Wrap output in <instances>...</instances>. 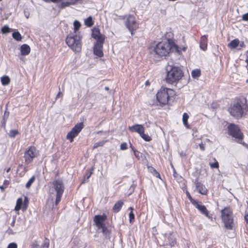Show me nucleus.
<instances>
[{
    "mask_svg": "<svg viewBox=\"0 0 248 248\" xmlns=\"http://www.w3.org/2000/svg\"><path fill=\"white\" fill-rule=\"evenodd\" d=\"M42 247L43 248H48L49 247V240L48 239H46L44 242L43 244L42 245Z\"/></svg>",
    "mask_w": 248,
    "mask_h": 248,
    "instance_id": "a19ab883",
    "label": "nucleus"
},
{
    "mask_svg": "<svg viewBox=\"0 0 248 248\" xmlns=\"http://www.w3.org/2000/svg\"><path fill=\"white\" fill-rule=\"evenodd\" d=\"M125 25L132 34L133 31L135 30L138 27L135 17L132 15H129L125 21Z\"/></svg>",
    "mask_w": 248,
    "mask_h": 248,
    "instance_id": "9b49d317",
    "label": "nucleus"
},
{
    "mask_svg": "<svg viewBox=\"0 0 248 248\" xmlns=\"http://www.w3.org/2000/svg\"><path fill=\"white\" fill-rule=\"evenodd\" d=\"M100 229L102 230V232H103L105 237H108L109 236V232L108 230V229L106 228V226H104L103 227L100 228Z\"/></svg>",
    "mask_w": 248,
    "mask_h": 248,
    "instance_id": "473e14b6",
    "label": "nucleus"
},
{
    "mask_svg": "<svg viewBox=\"0 0 248 248\" xmlns=\"http://www.w3.org/2000/svg\"><path fill=\"white\" fill-rule=\"evenodd\" d=\"M93 170V168H92L91 170L89 171L85 175L84 180H83L82 183H85L88 182V179H89V178L91 177V176L92 175V174L93 173V172H92Z\"/></svg>",
    "mask_w": 248,
    "mask_h": 248,
    "instance_id": "c756f323",
    "label": "nucleus"
},
{
    "mask_svg": "<svg viewBox=\"0 0 248 248\" xmlns=\"http://www.w3.org/2000/svg\"><path fill=\"white\" fill-rule=\"evenodd\" d=\"M128 209L130 210V212L129 214V222L130 223H132L135 218V215L133 212L134 209L133 207H130Z\"/></svg>",
    "mask_w": 248,
    "mask_h": 248,
    "instance_id": "7c9ffc66",
    "label": "nucleus"
},
{
    "mask_svg": "<svg viewBox=\"0 0 248 248\" xmlns=\"http://www.w3.org/2000/svg\"><path fill=\"white\" fill-rule=\"evenodd\" d=\"M36 155L37 152L36 148L33 146H31L24 153V157L25 158V163L27 164L31 163Z\"/></svg>",
    "mask_w": 248,
    "mask_h": 248,
    "instance_id": "9d476101",
    "label": "nucleus"
},
{
    "mask_svg": "<svg viewBox=\"0 0 248 248\" xmlns=\"http://www.w3.org/2000/svg\"><path fill=\"white\" fill-rule=\"evenodd\" d=\"M25 201H27V202H28V200H27V198L26 197L25 199Z\"/></svg>",
    "mask_w": 248,
    "mask_h": 248,
    "instance_id": "052dcab7",
    "label": "nucleus"
},
{
    "mask_svg": "<svg viewBox=\"0 0 248 248\" xmlns=\"http://www.w3.org/2000/svg\"><path fill=\"white\" fill-rule=\"evenodd\" d=\"M62 93L61 92H59V93H58L57 97H60V96H62Z\"/></svg>",
    "mask_w": 248,
    "mask_h": 248,
    "instance_id": "864d4df0",
    "label": "nucleus"
},
{
    "mask_svg": "<svg viewBox=\"0 0 248 248\" xmlns=\"http://www.w3.org/2000/svg\"><path fill=\"white\" fill-rule=\"evenodd\" d=\"M244 102H245V103L246 102V99H244Z\"/></svg>",
    "mask_w": 248,
    "mask_h": 248,
    "instance_id": "680f3d73",
    "label": "nucleus"
},
{
    "mask_svg": "<svg viewBox=\"0 0 248 248\" xmlns=\"http://www.w3.org/2000/svg\"><path fill=\"white\" fill-rule=\"evenodd\" d=\"M188 118H189V116L186 113H184L183 114V118H182L183 123V124L185 125V126L187 128H189V125L188 124V122H187Z\"/></svg>",
    "mask_w": 248,
    "mask_h": 248,
    "instance_id": "5701e85b",
    "label": "nucleus"
},
{
    "mask_svg": "<svg viewBox=\"0 0 248 248\" xmlns=\"http://www.w3.org/2000/svg\"><path fill=\"white\" fill-rule=\"evenodd\" d=\"M240 41L238 39H235L228 44V46L230 48H235L239 44Z\"/></svg>",
    "mask_w": 248,
    "mask_h": 248,
    "instance_id": "4be33fe9",
    "label": "nucleus"
},
{
    "mask_svg": "<svg viewBox=\"0 0 248 248\" xmlns=\"http://www.w3.org/2000/svg\"><path fill=\"white\" fill-rule=\"evenodd\" d=\"M242 19L245 21L248 20V13L243 15Z\"/></svg>",
    "mask_w": 248,
    "mask_h": 248,
    "instance_id": "37998d69",
    "label": "nucleus"
},
{
    "mask_svg": "<svg viewBox=\"0 0 248 248\" xmlns=\"http://www.w3.org/2000/svg\"><path fill=\"white\" fill-rule=\"evenodd\" d=\"M186 195L193 205L194 204V203H195V202H197L196 201L192 199V198L191 197L188 191L186 192Z\"/></svg>",
    "mask_w": 248,
    "mask_h": 248,
    "instance_id": "4c0bfd02",
    "label": "nucleus"
},
{
    "mask_svg": "<svg viewBox=\"0 0 248 248\" xmlns=\"http://www.w3.org/2000/svg\"><path fill=\"white\" fill-rule=\"evenodd\" d=\"M130 147L131 148V149L134 151V150H135L134 148L132 146V145L131 144H130Z\"/></svg>",
    "mask_w": 248,
    "mask_h": 248,
    "instance_id": "6e6d98bb",
    "label": "nucleus"
},
{
    "mask_svg": "<svg viewBox=\"0 0 248 248\" xmlns=\"http://www.w3.org/2000/svg\"><path fill=\"white\" fill-rule=\"evenodd\" d=\"M9 181L5 180L4 181L3 185H4L5 186H6V187H7V186L9 185Z\"/></svg>",
    "mask_w": 248,
    "mask_h": 248,
    "instance_id": "49530a36",
    "label": "nucleus"
},
{
    "mask_svg": "<svg viewBox=\"0 0 248 248\" xmlns=\"http://www.w3.org/2000/svg\"><path fill=\"white\" fill-rule=\"evenodd\" d=\"M84 127L83 124L80 123L76 124L72 130L68 133L66 138L70 140V142L73 141V139L76 137L79 133L81 131Z\"/></svg>",
    "mask_w": 248,
    "mask_h": 248,
    "instance_id": "1a4fd4ad",
    "label": "nucleus"
},
{
    "mask_svg": "<svg viewBox=\"0 0 248 248\" xmlns=\"http://www.w3.org/2000/svg\"><path fill=\"white\" fill-rule=\"evenodd\" d=\"M82 38L80 32H78V33H70L66 38V43L73 51L79 52L82 48Z\"/></svg>",
    "mask_w": 248,
    "mask_h": 248,
    "instance_id": "f03ea898",
    "label": "nucleus"
},
{
    "mask_svg": "<svg viewBox=\"0 0 248 248\" xmlns=\"http://www.w3.org/2000/svg\"><path fill=\"white\" fill-rule=\"evenodd\" d=\"M193 205L203 215H204L207 217L210 218L211 217L209 215V213L207 210L206 207L202 204H200L198 202H196L194 203Z\"/></svg>",
    "mask_w": 248,
    "mask_h": 248,
    "instance_id": "dca6fc26",
    "label": "nucleus"
},
{
    "mask_svg": "<svg viewBox=\"0 0 248 248\" xmlns=\"http://www.w3.org/2000/svg\"><path fill=\"white\" fill-rule=\"evenodd\" d=\"M247 62H248V60H247Z\"/></svg>",
    "mask_w": 248,
    "mask_h": 248,
    "instance_id": "0e129e2a",
    "label": "nucleus"
},
{
    "mask_svg": "<svg viewBox=\"0 0 248 248\" xmlns=\"http://www.w3.org/2000/svg\"><path fill=\"white\" fill-rule=\"evenodd\" d=\"M85 24L88 27H91L93 25V22L92 17L89 16L85 20Z\"/></svg>",
    "mask_w": 248,
    "mask_h": 248,
    "instance_id": "72a5a7b5",
    "label": "nucleus"
},
{
    "mask_svg": "<svg viewBox=\"0 0 248 248\" xmlns=\"http://www.w3.org/2000/svg\"><path fill=\"white\" fill-rule=\"evenodd\" d=\"M129 130L131 132H135L141 134L142 133L144 132V128L143 125L141 124H135L132 126L129 127Z\"/></svg>",
    "mask_w": 248,
    "mask_h": 248,
    "instance_id": "a211bd4d",
    "label": "nucleus"
},
{
    "mask_svg": "<svg viewBox=\"0 0 248 248\" xmlns=\"http://www.w3.org/2000/svg\"><path fill=\"white\" fill-rule=\"evenodd\" d=\"M35 179V177L34 176H32L29 180L27 182L26 184V187L27 188H29L31 186L32 184L34 182Z\"/></svg>",
    "mask_w": 248,
    "mask_h": 248,
    "instance_id": "2f4dec72",
    "label": "nucleus"
},
{
    "mask_svg": "<svg viewBox=\"0 0 248 248\" xmlns=\"http://www.w3.org/2000/svg\"><path fill=\"white\" fill-rule=\"evenodd\" d=\"M18 134V131L17 130H11L9 133V136L11 138H15L16 135Z\"/></svg>",
    "mask_w": 248,
    "mask_h": 248,
    "instance_id": "e433bc0d",
    "label": "nucleus"
},
{
    "mask_svg": "<svg viewBox=\"0 0 248 248\" xmlns=\"http://www.w3.org/2000/svg\"><path fill=\"white\" fill-rule=\"evenodd\" d=\"M17 245L16 243H12L8 245L7 248H17Z\"/></svg>",
    "mask_w": 248,
    "mask_h": 248,
    "instance_id": "79ce46f5",
    "label": "nucleus"
},
{
    "mask_svg": "<svg viewBox=\"0 0 248 248\" xmlns=\"http://www.w3.org/2000/svg\"><path fill=\"white\" fill-rule=\"evenodd\" d=\"M52 184L55 191L56 192L55 204L57 205L61 200L64 187L62 181L61 180H54Z\"/></svg>",
    "mask_w": 248,
    "mask_h": 248,
    "instance_id": "0eeeda50",
    "label": "nucleus"
},
{
    "mask_svg": "<svg viewBox=\"0 0 248 248\" xmlns=\"http://www.w3.org/2000/svg\"><path fill=\"white\" fill-rule=\"evenodd\" d=\"M1 31L3 33H7L10 31V28L8 26H5L2 28Z\"/></svg>",
    "mask_w": 248,
    "mask_h": 248,
    "instance_id": "58836bf2",
    "label": "nucleus"
},
{
    "mask_svg": "<svg viewBox=\"0 0 248 248\" xmlns=\"http://www.w3.org/2000/svg\"><path fill=\"white\" fill-rule=\"evenodd\" d=\"M166 69L167 72L166 80L168 83L173 84L177 82L183 76V73L180 68L168 65Z\"/></svg>",
    "mask_w": 248,
    "mask_h": 248,
    "instance_id": "f257e3e1",
    "label": "nucleus"
},
{
    "mask_svg": "<svg viewBox=\"0 0 248 248\" xmlns=\"http://www.w3.org/2000/svg\"><path fill=\"white\" fill-rule=\"evenodd\" d=\"M200 47L203 50L207 49V37L205 35L202 36L200 41Z\"/></svg>",
    "mask_w": 248,
    "mask_h": 248,
    "instance_id": "aec40b11",
    "label": "nucleus"
},
{
    "mask_svg": "<svg viewBox=\"0 0 248 248\" xmlns=\"http://www.w3.org/2000/svg\"><path fill=\"white\" fill-rule=\"evenodd\" d=\"M195 184L197 190L202 195H206L207 192V189L202 184L198 182V179H196L195 181Z\"/></svg>",
    "mask_w": 248,
    "mask_h": 248,
    "instance_id": "f3484780",
    "label": "nucleus"
},
{
    "mask_svg": "<svg viewBox=\"0 0 248 248\" xmlns=\"http://www.w3.org/2000/svg\"><path fill=\"white\" fill-rule=\"evenodd\" d=\"M6 186H5L4 185H3L2 186H0V188L2 190H4L5 189V188H6Z\"/></svg>",
    "mask_w": 248,
    "mask_h": 248,
    "instance_id": "8fccbe9b",
    "label": "nucleus"
},
{
    "mask_svg": "<svg viewBox=\"0 0 248 248\" xmlns=\"http://www.w3.org/2000/svg\"><path fill=\"white\" fill-rule=\"evenodd\" d=\"M20 51L21 55H27L30 53V47L27 44H23L20 46Z\"/></svg>",
    "mask_w": 248,
    "mask_h": 248,
    "instance_id": "6ab92c4d",
    "label": "nucleus"
},
{
    "mask_svg": "<svg viewBox=\"0 0 248 248\" xmlns=\"http://www.w3.org/2000/svg\"><path fill=\"white\" fill-rule=\"evenodd\" d=\"M127 148V144L126 142L122 143L120 145V149L122 150H125Z\"/></svg>",
    "mask_w": 248,
    "mask_h": 248,
    "instance_id": "ea45409f",
    "label": "nucleus"
},
{
    "mask_svg": "<svg viewBox=\"0 0 248 248\" xmlns=\"http://www.w3.org/2000/svg\"><path fill=\"white\" fill-rule=\"evenodd\" d=\"M247 223H248V215H246L244 217Z\"/></svg>",
    "mask_w": 248,
    "mask_h": 248,
    "instance_id": "3c124183",
    "label": "nucleus"
},
{
    "mask_svg": "<svg viewBox=\"0 0 248 248\" xmlns=\"http://www.w3.org/2000/svg\"><path fill=\"white\" fill-rule=\"evenodd\" d=\"M228 130L229 135L237 139L238 140V142L239 143L243 145L245 144L244 142L242 141L243 135L237 125L231 124L228 126Z\"/></svg>",
    "mask_w": 248,
    "mask_h": 248,
    "instance_id": "423d86ee",
    "label": "nucleus"
},
{
    "mask_svg": "<svg viewBox=\"0 0 248 248\" xmlns=\"http://www.w3.org/2000/svg\"><path fill=\"white\" fill-rule=\"evenodd\" d=\"M148 170L154 175V176L157 178H160V174L153 167H148Z\"/></svg>",
    "mask_w": 248,
    "mask_h": 248,
    "instance_id": "c85d7f7f",
    "label": "nucleus"
},
{
    "mask_svg": "<svg viewBox=\"0 0 248 248\" xmlns=\"http://www.w3.org/2000/svg\"><path fill=\"white\" fill-rule=\"evenodd\" d=\"M73 25H74V31L72 33H78V31L79 30V29L80 28V27L81 26L80 23L77 20H75L73 23Z\"/></svg>",
    "mask_w": 248,
    "mask_h": 248,
    "instance_id": "b1692460",
    "label": "nucleus"
},
{
    "mask_svg": "<svg viewBox=\"0 0 248 248\" xmlns=\"http://www.w3.org/2000/svg\"><path fill=\"white\" fill-rule=\"evenodd\" d=\"M10 81V79L9 78V77L7 76H3L1 78V84L3 85H4V86L7 85L8 84H9Z\"/></svg>",
    "mask_w": 248,
    "mask_h": 248,
    "instance_id": "393cba45",
    "label": "nucleus"
},
{
    "mask_svg": "<svg viewBox=\"0 0 248 248\" xmlns=\"http://www.w3.org/2000/svg\"><path fill=\"white\" fill-rule=\"evenodd\" d=\"M201 75V71L200 69H196L192 70L191 72V76L194 78H199Z\"/></svg>",
    "mask_w": 248,
    "mask_h": 248,
    "instance_id": "a878e982",
    "label": "nucleus"
},
{
    "mask_svg": "<svg viewBox=\"0 0 248 248\" xmlns=\"http://www.w3.org/2000/svg\"><path fill=\"white\" fill-rule=\"evenodd\" d=\"M124 204L123 202L122 201H118L114 205L113 207V211L114 212L117 213L121 210L123 205Z\"/></svg>",
    "mask_w": 248,
    "mask_h": 248,
    "instance_id": "412c9836",
    "label": "nucleus"
},
{
    "mask_svg": "<svg viewBox=\"0 0 248 248\" xmlns=\"http://www.w3.org/2000/svg\"><path fill=\"white\" fill-rule=\"evenodd\" d=\"M92 36L96 40V42L105 40V36L101 34L98 28H94L92 30Z\"/></svg>",
    "mask_w": 248,
    "mask_h": 248,
    "instance_id": "2eb2a0df",
    "label": "nucleus"
},
{
    "mask_svg": "<svg viewBox=\"0 0 248 248\" xmlns=\"http://www.w3.org/2000/svg\"><path fill=\"white\" fill-rule=\"evenodd\" d=\"M23 201L21 198H18L16 201V205L15 207V210L16 211H19L21 207Z\"/></svg>",
    "mask_w": 248,
    "mask_h": 248,
    "instance_id": "bb28decb",
    "label": "nucleus"
},
{
    "mask_svg": "<svg viewBox=\"0 0 248 248\" xmlns=\"http://www.w3.org/2000/svg\"><path fill=\"white\" fill-rule=\"evenodd\" d=\"M170 45L168 42L158 43L155 46L150 47L151 53H154L160 57L166 56L170 50Z\"/></svg>",
    "mask_w": 248,
    "mask_h": 248,
    "instance_id": "7ed1b4c3",
    "label": "nucleus"
},
{
    "mask_svg": "<svg viewBox=\"0 0 248 248\" xmlns=\"http://www.w3.org/2000/svg\"><path fill=\"white\" fill-rule=\"evenodd\" d=\"M10 170H11V168H8L7 169H6L5 170H6V171L7 172H8Z\"/></svg>",
    "mask_w": 248,
    "mask_h": 248,
    "instance_id": "5fc2aeb1",
    "label": "nucleus"
},
{
    "mask_svg": "<svg viewBox=\"0 0 248 248\" xmlns=\"http://www.w3.org/2000/svg\"><path fill=\"white\" fill-rule=\"evenodd\" d=\"M104 41L96 42L93 47V53L99 57L103 56V45Z\"/></svg>",
    "mask_w": 248,
    "mask_h": 248,
    "instance_id": "ddd939ff",
    "label": "nucleus"
},
{
    "mask_svg": "<svg viewBox=\"0 0 248 248\" xmlns=\"http://www.w3.org/2000/svg\"><path fill=\"white\" fill-rule=\"evenodd\" d=\"M23 167V165L22 164H19L18 167V170L20 169H22Z\"/></svg>",
    "mask_w": 248,
    "mask_h": 248,
    "instance_id": "603ef678",
    "label": "nucleus"
},
{
    "mask_svg": "<svg viewBox=\"0 0 248 248\" xmlns=\"http://www.w3.org/2000/svg\"><path fill=\"white\" fill-rule=\"evenodd\" d=\"M164 237V243L166 245H169L170 247L174 246L176 241L173 233H166Z\"/></svg>",
    "mask_w": 248,
    "mask_h": 248,
    "instance_id": "f8f14e48",
    "label": "nucleus"
},
{
    "mask_svg": "<svg viewBox=\"0 0 248 248\" xmlns=\"http://www.w3.org/2000/svg\"><path fill=\"white\" fill-rule=\"evenodd\" d=\"M13 37L16 41H20L22 39V36L18 31H15L12 33Z\"/></svg>",
    "mask_w": 248,
    "mask_h": 248,
    "instance_id": "cd10ccee",
    "label": "nucleus"
},
{
    "mask_svg": "<svg viewBox=\"0 0 248 248\" xmlns=\"http://www.w3.org/2000/svg\"><path fill=\"white\" fill-rule=\"evenodd\" d=\"M175 95L174 91L170 89L161 88L157 93L156 96L158 102L162 105L168 103L169 99Z\"/></svg>",
    "mask_w": 248,
    "mask_h": 248,
    "instance_id": "20e7f679",
    "label": "nucleus"
},
{
    "mask_svg": "<svg viewBox=\"0 0 248 248\" xmlns=\"http://www.w3.org/2000/svg\"><path fill=\"white\" fill-rule=\"evenodd\" d=\"M106 219L105 215H96L94 218V221L99 229L105 226L104 222Z\"/></svg>",
    "mask_w": 248,
    "mask_h": 248,
    "instance_id": "4468645a",
    "label": "nucleus"
},
{
    "mask_svg": "<svg viewBox=\"0 0 248 248\" xmlns=\"http://www.w3.org/2000/svg\"><path fill=\"white\" fill-rule=\"evenodd\" d=\"M214 160H215L214 163H210L209 166H210L211 168H216L218 169L219 168V164L217 162V161L214 158Z\"/></svg>",
    "mask_w": 248,
    "mask_h": 248,
    "instance_id": "f704fd0d",
    "label": "nucleus"
},
{
    "mask_svg": "<svg viewBox=\"0 0 248 248\" xmlns=\"http://www.w3.org/2000/svg\"><path fill=\"white\" fill-rule=\"evenodd\" d=\"M199 145L200 148L201 150L204 151L205 147H204V145L202 144V142L201 143H199Z\"/></svg>",
    "mask_w": 248,
    "mask_h": 248,
    "instance_id": "c03bdc74",
    "label": "nucleus"
},
{
    "mask_svg": "<svg viewBox=\"0 0 248 248\" xmlns=\"http://www.w3.org/2000/svg\"><path fill=\"white\" fill-rule=\"evenodd\" d=\"M145 124H146V126H147V127H149V124H147V123H145Z\"/></svg>",
    "mask_w": 248,
    "mask_h": 248,
    "instance_id": "bf43d9fd",
    "label": "nucleus"
},
{
    "mask_svg": "<svg viewBox=\"0 0 248 248\" xmlns=\"http://www.w3.org/2000/svg\"><path fill=\"white\" fill-rule=\"evenodd\" d=\"M181 155H183V153H182L181 154Z\"/></svg>",
    "mask_w": 248,
    "mask_h": 248,
    "instance_id": "e2e57ef3",
    "label": "nucleus"
},
{
    "mask_svg": "<svg viewBox=\"0 0 248 248\" xmlns=\"http://www.w3.org/2000/svg\"><path fill=\"white\" fill-rule=\"evenodd\" d=\"M24 15H25V17H26L27 18H28L29 17L30 14H29V13L25 12V13H24Z\"/></svg>",
    "mask_w": 248,
    "mask_h": 248,
    "instance_id": "09e8293b",
    "label": "nucleus"
},
{
    "mask_svg": "<svg viewBox=\"0 0 248 248\" xmlns=\"http://www.w3.org/2000/svg\"><path fill=\"white\" fill-rule=\"evenodd\" d=\"M239 45H240V46L241 47H245V44H244V43L243 42L239 43Z\"/></svg>",
    "mask_w": 248,
    "mask_h": 248,
    "instance_id": "de8ad7c7",
    "label": "nucleus"
},
{
    "mask_svg": "<svg viewBox=\"0 0 248 248\" xmlns=\"http://www.w3.org/2000/svg\"><path fill=\"white\" fill-rule=\"evenodd\" d=\"M139 154L140 153L138 151L134 150V154L136 157H139Z\"/></svg>",
    "mask_w": 248,
    "mask_h": 248,
    "instance_id": "a18cd8bd",
    "label": "nucleus"
},
{
    "mask_svg": "<svg viewBox=\"0 0 248 248\" xmlns=\"http://www.w3.org/2000/svg\"><path fill=\"white\" fill-rule=\"evenodd\" d=\"M105 89L107 91L108 90H109V88L108 87H105Z\"/></svg>",
    "mask_w": 248,
    "mask_h": 248,
    "instance_id": "4d7b16f0",
    "label": "nucleus"
},
{
    "mask_svg": "<svg viewBox=\"0 0 248 248\" xmlns=\"http://www.w3.org/2000/svg\"><path fill=\"white\" fill-rule=\"evenodd\" d=\"M246 105L245 108H242L239 102L234 103L233 106L229 109L230 114L233 117L239 119L241 118L244 112V110L248 108Z\"/></svg>",
    "mask_w": 248,
    "mask_h": 248,
    "instance_id": "6e6552de",
    "label": "nucleus"
},
{
    "mask_svg": "<svg viewBox=\"0 0 248 248\" xmlns=\"http://www.w3.org/2000/svg\"><path fill=\"white\" fill-rule=\"evenodd\" d=\"M221 212V218L225 228L232 230L233 225L232 211L229 207H225Z\"/></svg>",
    "mask_w": 248,
    "mask_h": 248,
    "instance_id": "39448f33",
    "label": "nucleus"
},
{
    "mask_svg": "<svg viewBox=\"0 0 248 248\" xmlns=\"http://www.w3.org/2000/svg\"><path fill=\"white\" fill-rule=\"evenodd\" d=\"M24 171H25V172H26V171H27V169H26V168L25 167H24Z\"/></svg>",
    "mask_w": 248,
    "mask_h": 248,
    "instance_id": "13d9d810",
    "label": "nucleus"
},
{
    "mask_svg": "<svg viewBox=\"0 0 248 248\" xmlns=\"http://www.w3.org/2000/svg\"><path fill=\"white\" fill-rule=\"evenodd\" d=\"M140 135L144 140L146 141H149L151 140L150 137L148 135L144 134V132L142 133Z\"/></svg>",
    "mask_w": 248,
    "mask_h": 248,
    "instance_id": "c9c22d12",
    "label": "nucleus"
}]
</instances>
